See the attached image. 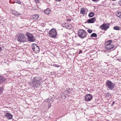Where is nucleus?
I'll list each match as a JSON object with an SVG mask.
<instances>
[{
  "instance_id": "58836bf2",
  "label": "nucleus",
  "mask_w": 121,
  "mask_h": 121,
  "mask_svg": "<svg viewBox=\"0 0 121 121\" xmlns=\"http://www.w3.org/2000/svg\"><path fill=\"white\" fill-rule=\"evenodd\" d=\"M82 50H80L79 51V53L80 54L81 53H82Z\"/></svg>"
},
{
  "instance_id": "f704fd0d",
  "label": "nucleus",
  "mask_w": 121,
  "mask_h": 121,
  "mask_svg": "<svg viewBox=\"0 0 121 121\" xmlns=\"http://www.w3.org/2000/svg\"><path fill=\"white\" fill-rule=\"evenodd\" d=\"M51 105V104H49L48 105V108L50 107Z\"/></svg>"
},
{
  "instance_id": "9d476101",
  "label": "nucleus",
  "mask_w": 121,
  "mask_h": 121,
  "mask_svg": "<svg viewBox=\"0 0 121 121\" xmlns=\"http://www.w3.org/2000/svg\"><path fill=\"white\" fill-rule=\"evenodd\" d=\"M114 47V46L113 45L107 44V45H105L104 48L107 50H110V49L113 48Z\"/></svg>"
},
{
  "instance_id": "9b49d317",
  "label": "nucleus",
  "mask_w": 121,
  "mask_h": 121,
  "mask_svg": "<svg viewBox=\"0 0 121 121\" xmlns=\"http://www.w3.org/2000/svg\"><path fill=\"white\" fill-rule=\"evenodd\" d=\"M96 18L95 17H94L88 20L87 22L88 23H93L95 22L96 20Z\"/></svg>"
},
{
  "instance_id": "ea45409f",
  "label": "nucleus",
  "mask_w": 121,
  "mask_h": 121,
  "mask_svg": "<svg viewBox=\"0 0 121 121\" xmlns=\"http://www.w3.org/2000/svg\"><path fill=\"white\" fill-rule=\"evenodd\" d=\"M118 60L119 61L121 62V59H117V60Z\"/></svg>"
},
{
  "instance_id": "7ed1b4c3",
  "label": "nucleus",
  "mask_w": 121,
  "mask_h": 121,
  "mask_svg": "<svg viewBox=\"0 0 121 121\" xmlns=\"http://www.w3.org/2000/svg\"><path fill=\"white\" fill-rule=\"evenodd\" d=\"M17 37H18L17 40L18 41L21 42H24L26 41V38L24 34L20 33L17 35Z\"/></svg>"
},
{
  "instance_id": "f8f14e48",
  "label": "nucleus",
  "mask_w": 121,
  "mask_h": 121,
  "mask_svg": "<svg viewBox=\"0 0 121 121\" xmlns=\"http://www.w3.org/2000/svg\"><path fill=\"white\" fill-rule=\"evenodd\" d=\"M5 116L9 119H11L13 118V116L10 113L7 112L6 113Z\"/></svg>"
},
{
  "instance_id": "f257e3e1",
  "label": "nucleus",
  "mask_w": 121,
  "mask_h": 121,
  "mask_svg": "<svg viewBox=\"0 0 121 121\" xmlns=\"http://www.w3.org/2000/svg\"><path fill=\"white\" fill-rule=\"evenodd\" d=\"M42 78L40 77H34L32 81L31 84L35 87H39L40 86Z\"/></svg>"
},
{
  "instance_id": "423d86ee",
  "label": "nucleus",
  "mask_w": 121,
  "mask_h": 121,
  "mask_svg": "<svg viewBox=\"0 0 121 121\" xmlns=\"http://www.w3.org/2000/svg\"><path fill=\"white\" fill-rule=\"evenodd\" d=\"M31 46L32 49L35 53H37L39 52V48L36 44L35 43L32 44Z\"/></svg>"
},
{
  "instance_id": "4468645a",
  "label": "nucleus",
  "mask_w": 121,
  "mask_h": 121,
  "mask_svg": "<svg viewBox=\"0 0 121 121\" xmlns=\"http://www.w3.org/2000/svg\"><path fill=\"white\" fill-rule=\"evenodd\" d=\"M51 12V10L49 8L47 9L44 11V13L47 15L50 14Z\"/></svg>"
},
{
  "instance_id": "473e14b6",
  "label": "nucleus",
  "mask_w": 121,
  "mask_h": 121,
  "mask_svg": "<svg viewBox=\"0 0 121 121\" xmlns=\"http://www.w3.org/2000/svg\"><path fill=\"white\" fill-rule=\"evenodd\" d=\"M48 100L47 101V102H50V101H52V100H51V99H50L49 98H48Z\"/></svg>"
},
{
  "instance_id": "2eb2a0df",
  "label": "nucleus",
  "mask_w": 121,
  "mask_h": 121,
  "mask_svg": "<svg viewBox=\"0 0 121 121\" xmlns=\"http://www.w3.org/2000/svg\"><path fill=\"white\" fill-rule=\"evenodd\" d=\"M39 17V14H36V15H33L32 16V17L33 19L35 20L38 19Z\"/></svg>"
},
{
  "instance_id": "4be33fe9",
  "label": "nucleus",
  "mask_w": 121,
  "mask_h": 121,
  "mask_svg": "<svg viewBox=\"0 0 121 121\" xmlns=\"http://www.w3.org/2000/svg\"><path fill=\"white\" fill-rule=\"evenodd\" d=\"M106 97H109V98H111V96L110 94L109 93H107L106 94Z\"/></svg>"
},
{
  "instance_id": "1a4fd4ad",
  "label": "nucleus",
  "mask_w": 121,
  "mask_h": 121,
  "mask_svg": "<svg viewBox=\"0 0 121 121\" xmlns=\"http://www.w3.org/2000/svg\"><path fill=\"white\" fill-rule=\"evenodd\" d=\"M93 97L92 95L90 94H88L86 95L85 99L86 101H89L91 100Z\"/></svg>"
},
{
  "instance_id": "20e7f679",
  "label": "nucleus",
  "mask_w": 121,
  "mask_h": 121,
  "mask_svg": "<svg viewBox=\"0 0 121 121\" xmlns=\"http://www.w3.org/2000/svg\"><path fill=\"white\" fill-rule=\"evenodd\" d=\"M26 36L29 41L33 42L35 41V39L34 36L31 33L28 32H27Z\"/></svg>"
},
{
  "instance_id": "2f4dec72",
  "label": "nucleus",
  "mask_w": 121,
  "mask_h": 121,
  "mask_svg": "<svg viewBox=\"0 0 121 121\" xmlns=\"http://www.w3.org/2000/svg\"><path fill=\"white\" fill-rule=\"evenodd\" d=\"M92 1L95 2H97L99 0H92Z\"/></svg>"
},
{
  "instance_id": "dca6fc26",
  "label": "nucleus",
  "mask_w": 121,
  "mask_h": 121,
  "mask_svg": "<svg viewBox=\"0 0 121 121\" xmlns=\"http://www.w3.org/2000/svg\"><path fill=\"white\" fill-rule=\"evenodd\" d=\"M86 9L84 8H81V9L80 13L82 14H85L86 13Z\"/></svg>"
},
{
  "instance_id": "c85d7f7f",
  "label": "nucleus",
  "mask_w": 121,
  "mask_h": 121,
  "mask_svg": "<svg viewBox=\"0 0 121 121\" xmlns=\"http://www.w3.org/2000/svg\"><path fill=\"white\" fill-rule=\"evenodd\" d=\"M53 66H54L57 67H59V65L57 64H53Z\"/></svg>"
},
{
  "instance_id": "6ab92c4d",
  "label": "nucleus",
  "mask_w": 121,
  "mask_h": 121,
  "mask_svg": "<svg viewBox=\"0 0 121 121\" xmlns=\"http://www.w3.org/2000/svg\"><path fill=\"white\" fill-rule=\"evenodd\" d=\"M112 42V40H108V41L105 42V45H107V44L111 45V43Z\"/></svg>"
},
{
  "instance_id": "5701e85b",
  "label": "nucleus",
  "mask_w": 121,
  "mask_h": 121,
  "mask_svg": "<svg viewBox=\"0 0 121 121\" xmlns=\"http://www.w3.org/2000/svg\"><path fill=\"white\" fill-rule=\"evenodd\" d=\"M4 89L3 86L0 87V95L2 94Z\"/></svg>"
},
{
  "instance_id": "412c9836",
  "label": "nucleus",
  "mask_w": 121,
  "mask_h": 121,
  "mask_svg": "<svg viewBox=\"0 0 121 121\" xmlns=\"http://www.w3.org/2000/svg\"><path fill=\"white\" fill-rule=\"evenodd\" d=\"M116 15L119 18L121 19V13L119 12H117Z\"/></svg>"
},
{
  "instance_id": "79ce46f5",
  "label": "nucleus",
  "mask_w": 121,
  "mask_h": 121,
  "mask_svg": "<svg viewBox=\"0 0 121 121\" xmlns=\"http://www.w3.org/2000/svg\"><path fill=\"white\" fill-rule=\"evenodd\" d=\"M1 48L0 47V52L1 51Z\"/></svg>"
},
{
  "instance_id": "cd10ccee",
  "label": "nucleus",
  "mask_w": 121,
  "mask_h": 121,
  "mask_svg": "<svg viewBox=\"0 0 121 121\" xmlns=\"http://www.w3.org/2000/svg\"><path fill=\"white\" fill-rule=\"evenodd\" d=\"M67 26L68 24H63L62 25V26H63V27H64L65 28H66L67 29Z\"/></svg>"
},
{
  "instance_id": "39448f33",
  "label": "nucleus",
  "mask_w": 121,
  "mask_h": 121,
  "mask_svg": "<svg viewBox=\"0 0 121 121\" xmlns=\"http://www.w3.org/2000/svg\"><path fill=\"white\" fill-rule=\"evenodd\" d=\"M48 34L51 37L55 38L57 35L56 30L54 28L51 29L49 32Z\"/></svg>"
},
{
  "instance_id": "4c0bfd02",
  "label": "nucleus",
  "mask_w": 121,
  "mask_h": 121,
  "mask_svg": "<svg viewBox=\"0 0 121 121\" xmlns=\"http://www.w3.org/2000/svg\"><path fill=\"white\" fill-rule=\"evenodd\" d=\"M56 1L60 2L61 1V0H55Z\"/></svg>"
},
{
  "instance_id": "7c9ffc66",
  "label": "nucleus",
  "mask_w": 121,
  "mask_h": 121,
  "mask_svg": "<svg viewBox=\"0 0 121 121\" xmlns=\"http://www.w3.org/2000/svg\"><path fill=\"white\" fill-rule=\"evenodd\" d=\"M36 3H39V0H35Z\"/></svg>"
},
{
  "instance_id": "a211bd4d",
  "label": "nucleus",
  "mask_w": 121,
  "mask_h": 121,
  "mask_svg": "<svg viewBox=\"0 0 121 121\" xmlns=\"http://www.w3.org/2000/svg\"><path fill=\"white\" fill-rule=\"evenodd\" d=\"M94 15V12H92L88 14V16L89 17H93Z\"/></svg>"
},
{
  "instance_id": "c756f323",
  "label": "nucleus",
  "mask_w": 121,
  "mask_h": 121,
  "mask_svg": "<svg viewBox=\"0 0 121 121\" xmlns=\"http://www.w3.org/2000/svg\"><path fill=\"white\" fill-rule=\"evenodd\" d=\"M92 30L90 29H89L87 30V32L89 33H91L92 32Z\"/></svg>"
},
{
  "instance_id": "6e6552de",
  "label": "nucleus",
  "mask_w": 121,
  "mask_h": 121,
  "mask_svg": "<svg viewBox=\"0 0 121 121\" xmlns=\"http://www.w3.org/2000/svg\"><path fill=\"white\" fill-rule=\"evenodd\" d=\"M106 83V86L110 89L112 90L114 87V84L110 81H108Z\"/></svg>"
},
{
  "instance_id": "a878e982",
  "label": "nucleus",
  "mask_w": 121,
  "mask_h": 121,
  "mask_svg": "<svg viewBox=\"0 0 121 121\" xmlns=\"http://www.w3.org/2000/svg\"><path fill=\"white\" fill-rule=\"evenodd\" d=\"M113 29L115 30H119L120 29V27L118 26H115L113 27Z\"/></svg>"
},
{
  "instance_id": "bb28decb",
  "label": "nucleus",
  "mask_w": 121,
  "mask_h": 121,
  "mask_svg": "<svg viewBox=\"0 0 121 121\" xmlns=\"http://www.w3.org/2000/svg\"><path fill=\"white\" fill-rule=\"evenodd\" d=\"M15 2L18 4H21V2L19 0H15Z\"/></svg>"
},
{
  "instance_id": "ddd939ff",
  "label": "nucleus",
  "mask_w": 121,
  "mask_h": 121,
  "mask_svg": "<svg viewBox=\"0 0 121 121\" xmlns=\"http://www.w3.org/2000/svg\"><path fill=\"white\" fill-rule=\"evenodd\" d=\"M5 81L6 79L4 77L0 76V84L3 83Z\"/></svg>"
},
{
  "instance_id": "f3484780",
  "label": "nucleus",
  "mask_w": 121,
  "mask_h": 121,
  "mask_svg": "<svg viewBox=\"0 0 121 121\" xmlns=\"http://www.w3.org/2000/svg\"><path fill=\"white\" fill-rule=\"evenodd\" d=\"M12 13L14 14L17 15H20V13H18L15 10L13 11Z\"/></svg>"
},
{
  "instance_id": "72a5a7b5",
  "label": "nucleus",
  "mask_w": 121,
  "mask_h": 121,
  "mask_svg": "<svg viewBox=\"0 0 121 121\" xmlns=\"http://www.w3.org/2000/svg\"><path fill=\"white\" fill-rule=\"evenodd\" d=\"M118 3L120 5H121V0L119 1Z\"/></svg>"
},
{
  "instance_id": "c9c22d12",
  "label": "nucleus",
  "mask_w": 121,
  "mask_h": 121,
  "mask_svg": "<svg viewBox=\"0 0 121 121\" xmlns=\"http://www.w3.org/2000/svg\"><path fill=\"white\" fill-rule=\"evenodd\" d=\"M76 45H77L78 46L81 45V44L80 43H77L76 44Z\"/></svg>"
},
{
  "instance_id": "aec40b11",
  "label": "nucleus",
  "mask_w": 121,
  "mask_h": 121,
  "mask_svg": "<svg viewBox=\"0 0 121 121\" xmlns=\"http://www.w3.org/2000/svg\"><path fill=\"white\" fill-rule=\"evenodd\" d=\"M73 88H72L71 89V90H70V88H67V89L65 90V92L66 93H69L73 89Z\"/></svg>"
},
{
  "instance_id": "b1692460",
  "label": "nucleus",
  "mask_w": 121,
  "mask_h": 121,
  "mask_svg": "<svg viewBox=\"0 0 121 121\" xmlns=\"http://www.w3.org/2000/svg\"><path fill=\"white\" fill-rule=\"evenodd\" d=\"M67 26V29H72L73 28V27L70 24L68 25Z\"/></svg>"
},
{
  "instance_id": "e433bc0d",
  "label": "nucleus",
  "mask_w": 121,
  "mask_h": 121,
  "mask_svg": "<svg viewBox=\"0 0 121 121\" xmlns=\"http://www.w3.org/2000/svg\"><path fill=\"white\" fill-rule=\"evenodd\" d=\"M115 103V102L114 101H113L111 104L112 105H113Z\"/></svg>"
},
{
  "instance_id": "f03ea898",
  "label": "nucleus",
  "mask_w": 121,
  "mask_h": 121,
  "mask_svg": "<svg viewBox=\"0 0 121 121\" xmlns=\"http://www.w3.org/2000/svg\"><path fill=\"white\" fill-rule=\"evenodd\" d=\"M78 36L81 38H84L86 37L87 34L86 31L83 29H79L78 31Z\"/></svg>"
},
{
  "instance_id": "a19ab883",
  "label": "nucleus",
  "mask_w": 121,
  "mask_h": 121,
  "mask_svg": "<svg viewBox=\"0 0 121 121\" xmlns=\"http://www.w3.org/2000/svg\"><path fill=\"white\" fill-rule=\"evenodd\" d=\"M67 21L68 22H70L71 21V20L70 19H69L67 20Z\"/></svg>"
},
{
  "instance_id": "393cba45",
  "label": "nucleus",
  "mask_w": 121,
  "mask_h": 121,
  "mask_svg": "<svg viewBox=\"0 0 121 121\" xmlns=\"http://www.w3.org/2000/svg\"><path fill=\"white\" fill-rule=\"evenodd\" d=\"M91 37H96L97 36V35L96 33H93L91 35Z\"/></svg>"
},
{
  "instance_id": "0eeeda50",
  "label": "nucleus",
  "mask_w": 121,
  "mask_h": 121,
  "mask_svg": "<svg viewBox=\"0 0 121 121\" xmlns=\"http://www.w3.org/2000/svg\"><path fill=\"white\" fill-rule=\"evenodd\" d=\"M109 27V23H104L103 24L100 26V29L102 30H106Z\"/></svg>"
}]
</instances>
